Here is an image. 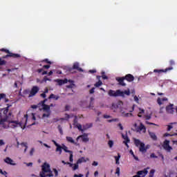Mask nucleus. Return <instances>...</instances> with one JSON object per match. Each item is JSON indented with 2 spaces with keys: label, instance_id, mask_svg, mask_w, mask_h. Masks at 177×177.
Returning a JSON list of instances; mask_svg holds the SVG:
<instances>
[{
  "label": "nucleus",
  "instance_id": "1",
  "mask_svg": "<svg viewBox=\"0 0 177 177\" xmlns=\"http://www.w3.org/2000/svg\"><path fill=\"white\" fill-rule=\"evenodd\" d=\"M48 172H50V165L47 162H44L41 166V171L39 172L40 177H50V174Z\"/></svg>",
  "mask_w": 177,
  "mask_h": 177
},
{
  "label": "nucleus",
  "instance_id": "2",
  "mask_svg": "<svg viewBox=\"0 0 177 177\" xmlns=\"http://www.w3.org/2000/svg\"><path fill=\"white\" fill-rule=\"evenodd\" d=\"M0 51L7 53V55L2 57V59H8V57H12V59H19V57H21V55H20V54L13 53L6 48H1Z\"/></svg>",
  "mask_w": 177,
  "mask_h": 177
},
{
  "label": "nucleus",
  "instance_id": "3",
  "mask_svg": "<svg viewBox=\"0 0 177 177\" xmlns=\"http://www.w3.org/2000/svg\"><path fill=\"white\" fill-rule=\"evenodd\" d=\"M134 145L136 147H139V151L141 153H146L149 149V145L145 146L139 139L134 138Z\"/></svg>",
  "mask_w": 177,
  "mask_h": 177
},
{
  "label": "nucleus",
  "instance_id": "4",
  "mask_svg": "<svg viewBox=\"0 0 177 177\" xmlns=\"http://www.w3.org/2000/svg\"><path fill=\"white\" fill-rule=\"evenodd\" d=\"M37 92H39V87H38V86H32L31 90L30 91L28 97H32V96H35Z\"/></svg>",
  "mask_w": 177,
  "mask_h": 177
},
{
  "label": "nucleus",
  "instance_id": "5",
  "mask_svg": "<svg viewBox=\"0 0 177 177\" xmlns=\"http://www.w3.org/2000/svg\"><path fill=\"white\" fill-rule=\"evenodd\" d=\"M108 94L109 96L117 97L118 96H120V94H121V90H117L116 91L114 90H109Z\"/></svg>",
  "mask_w": 177,
  "mask_h": 177
},
{
  "label": "nucleus",
  "instance_id": "6",
  "mask_svg": "<svg viewBox=\"0 0 177 177\" xmlns=\"http://www.w3.org/2000/svg\"><path fill=\"white\" fill-rule=\"evenodd\" d=\"M171 70H174V67L170 66L169 68H166L165 69H154L153 73H158V75L162 74V73H168V71H171Z\"/></svg>",
  "mask_w": 177,
  "mask_h": 177
},
{
  "label": "nucleus",
  "instance_id": "7",
  "mask_svg": "<svg viewBox=\"0 0 177 177\" xmlns=\"http://www.w3.org/2000/svg\"><path fill=\"white\" fill-rule=\"evenodd\" d=\"M162 147H163V149H165L166 150V151L169 152L172 150V147H171L169 145V140H165L163 142Z\"/></svg>",
  "mask_w": 177,
  "mask_h": 177
},
{
  "label": "nucleus",
  "instance_id": "8",
  "mask_svg": "<svg viewBox=\"0 0 177 177\" xmlns=\"http://www.w3.org/2000/svg\"><path fill=\"white\" fill-rule=\"evenodd\" d=\"M166 111L167 114H174V113H175V108L174 107V104H170L169 105L167 106Z\"/></svg>",
  "mask_w": 177,
  "mask_h": 177
},
{
  "label": "nucleus",
  "instance_id": "9",
  "mask_svg": "<svg viewBox=\"0 0 177 177\" xmlns=\"http://www.w3.org/2000/svg\"><path fill=\"white\" fill-rule=\"evenodd\" d=\"M10 124H11V128H17V127L23 128V126H21V122H19L17 121H11L10 122Z\"/></svg>",
  "mask_w": 177,
  "mask_h": 177
},
{
  "label": "nucleus",
  "instance_id": "10",
  "mask_svg": "<svg viewBox=\"0 0 177 177\" xmlns=\"http://www.w3.org/2000/svg\"><path fill=\"white\" fill-rule=\"evenodd\" d=\"M124 78L127 82H132L133 80H135V77H133L131 74H127L124 76Z\"/></svg>",
  "mask_w": 177,
  "mask_h": 177
},
{
  "label": "nucleus",
  "instance_id": "11",
  "mask_svg": "<svg viewBox=\"0 0 177 177\" xmlns=\"http://www.w3.org/2000/svg\"><path fill=\"white\" fill-rule=\"evenodd\" d=\"M86 127H84V129H82V125L79 124L78 125H77L76 128H77L79 131H81L82 132H83V131L85 129H88V128H92V124H86Z\"/></svg>",
  "mask_w": 177,
  "mask_h": 177
},
{
  "label": "nucleus",
  "instance_id": "12",
  "mask_svg": "<svg viewBox=\"0 0 177 177\" xmlns=\"http://www.w3.org/2000/svg\"><path fill=\"white\" fill-rule=\"evenodd\" d=\"M125 95L127 96H129V95H131V91L129 90V88L124 91H120V94H119V96H121V97H125Z\"/></svg>",
  "mask_w": 177,
  "mask_h": 177
},
{
  "label": "nucleus",
  "instance_id": "13",
  "mask_svg": "<svg viewBox=\"0 0 177 177\" xmlns=\"http://www.w3.org/2000/svg\"><path fill=\"white\" fill-rule=\"evenodd\" d=\"M124 77H116V81H118V82L119 83V85H121L122 86H126L127 84H125V82H124Z\"/></svg>",
  "mask_w": 177,
  "mask_h": 177
},
{
  "label": "nucleus",
  "instance_id": "14",
  "mask_svg": "<svg viewBox=\"0 0 177 177\" xmlns=\"http://www.w3.org/2000/svg\"><path fill=\"white\" fill-rule=\"evenodd\" d=\"M68 82V80H67V79H64V80L57 79L55 80V82H57L58 85L59 86L64 85V84H67Z\"/></svg>",
  "mask_w": 177,
  "mask_h": 177
},
{
  "label": "nucleus",
  "instance_id": "15",
  "mask_svg": "<svg viewBox=\"0 0 177 177\" xmlns=\"http://www.w3.org/2000/svg\"><path fill=\"white\" fill-rule=\"evenodd\" d=\"M73 69L77 70V71H83L82 68H80V64L78 62L73 64Z\"/></svg>",
  "mask_w": 177,
  "mask_h": 177
},
{
  "label": "nucleus",
  "instance_id": "16",
  "mask_svg": "<svg viewBox=\"0 0 177 177\" xmlns=\"http://www.w3.org/2000/svg\"><path fill=\"white\" fill-rule=\"evenodd\" d=\"M4 161L6 164H9L10 165H16V163H13V160L9 157L6 158Z\"/></svg>",
  "mask_w": 177,
  "mask_h": 177
},
{
  "label": "nucleus",
  "instance_id": "17",
  "mask_svg": "<svg viewBox=\"0 0 177 177\" xmlns=\"http://www.w3.org/2000/svg\"><path fill=\"white\" fill-rule=\"evenodd\" d=\"M122 138H123V139H124V140H126V141H124L123 143H124V145H125V146H127V147H129V145H128V142H130V140L128 138V136H124V135H122Z\"/></svg>",
  "mask_w": 177,
  "mask_h": 177
},
{
  "label": "nucleus",
  "instance_id": "18",
  "mask_svg": "<svg viewBox=\"0 0 177 177\" xmlns=\"http://www.w3.org/2000/svg\"><path fill=\"white\" fill-rule=\"evenodd\" d=\"M80 138H82V142H89V138L87 136H78L77 138V140H78V139H80Z\"/></svg>",
  "mask_w": 177,
  "mask_h": 177
},
{
  "label": "nucleus",
  "instance_id": "19",
  "mask_svg": "<svg viewBox=\"0 0 177 177\" xmlns=\"http://www.w3.org/2000/svg\"><path fill=\"white\" fill-rule=\"evenodd\" d=\"M138 129H139V131H142L144 133H146V127H145V124H143V123L140 124Z\"/></svg>",
  "mask_w": 177,
  "mask_h": 177
},
{
  "label": "nucleus",
  "instance_id": "20",
  "mask_svg": "<svg viewBox=\"0 0 177 177\" xmlns=\"http://www.w3.org/2000/svg\"><path fill=\"white\" fill-rule=\"evenodd\" d=\"M90 104H89V106H87L88 107V109H91V110H93V101L95 100V98H93V97H91L90 98Z\"/></svg>",
  "mask_w": 177,
  "mask_h": 177
},
{
  "label": "nucleus",
  "instance_id": "21",
  "mask_svg": "<svg viewBox=\"0 0 177 177\" xmlns=\"http://www.w3.org/2000/svg\"><path fill=\"white\" fill-rule=\"evenodd\" d=\"M27 95H30V89H25L24 90L22 95H21V97H24L27 96Z\"/></svg>",
  "mask_w": 177,
  "mask_h": 177
},
{
  "label": "nucleus",
  "instance_id": "22",
  "mask_svg": "<svg viewBox=\"0 0 177 177\" xmlns=\"http://www.w3.org/2000/svg\"><path fill=\"white\" fill-rule=\"evenodd\" d=\"M43 110L44 111H46V113H49V112H50V106H49V105H44L43 106Z\"/></svg>",
  "mask_w": 177,
  "mask_h": 177
},
{
  "label": "nucleus",
  "instance_id": "23",
  "mask_svg": "<svg viewBox=\"0 0 177 177\" xmlns=\"http://www.w3.org/2000/svg\"><path fill=\"white\" fill-rule=\"evenodd\" d=\"M116 106L118 107V109H119L121 111V109H122V106L124 104V103L122 102V101H118V102H116Z\"/></svg>",
  "mask_w": 177,
  "mask_h": 177
},
{
  "label": "nucleus",
  "instance_id": "24",
  "mask_svg": "<svg viewBox=\"0 0 177 177\" xmlns=\"http://www.w3.org/2000/svg\"><path fill=\"white\" fill-rule=\"evenodd\" d=\"M116 106L118 107V109H119L121 111V109H122V106L124 104V103L122 102V101H118V102H116Z\"/></svg>",
  "mask_w": 177,
  "mask_h": 177
},
{
  "label": "nucleus",
  "instance_id": "25",
  "mask_svg": "<svg viewBox=\"0 0 177 177\" xmlns=\"http://www.w3.org/2000/svg\"><path fill=\"white\" fill-rule=\"evenodd\" d=\"M59 95H56L55 94H50V96L48 97V99H54L55 100H58L59 99Z\"/></svg>",
  "mask_w": 177,
  "mask_h": 177
},
{
  "label": "nucleus",
  "instance_id": "26",
  "mask_svg": "<svg viewBox=\"0 0 177 177\" xmlns=\"http://www.w3.org/2000/svg\"><path fill=\"white\" fill-rule=\"evenodd\" d=\"M149 136H150L151 139H152L153 140H157V136L156 135L155 133L149 132Z\"/></svg>",
  "mask_w": 177,
  "mask_h": 177
},
{
  "label": "nucleus",
  "instance_id": "27",
  "mask_svg": "<svg viewBox=\"0 0 177 177\" xmlns=\"http://www.w3.org/2000/svg\"><path fill=\"white\" fill-rule=\"evenodd\" d=\"M66 140L67 142H68L69 143H73V145H77V143H75V141H74V139H73L72 137H66Z\"/></svg>",
  "mask_w": 177,
  "mask_h": 177
},
{
  "label": "nucleus",
  "instance_id": "28",
  "mask_svg": "<svg viewBox=\"0 0 177 177\" xmlns=\"http://www.w3.org/2000/svg\"><path fill=\"white\" fill-rule=\"evenodd\" d=\"M121 113H122V117H133V115L131 113H124V112H122V110H121Z\"/></svg>",
  "mask_w": 177,
  "mask_h": 177
},
{
  "label": "nucleus",
  "instance_id": "29",
  "mask_svg": "<svg viewBox=\"0 0 177 177\" xmlns=\"http://www.w3.org/2000/svg\"><path fill=\"white\" fill-rule=\"evenodd\" d=\"M77 164H82V162H86V160L84 157L79 158L77 161Z\"/></svg>",
  "mask_w": 177,
  "mask_h": 177
},
{
  "label": "nucleus",
  "instance_id": "30",
  "mask_svg": "<svg viewBox=\"0 0 177 177\" xmlns=\"http://www.w3.org/2000/svg\"><path fill=\"white\" fill-rule=\"evenodd\" d=\"M102 85H103V82H102L101 80H99L98 82H97L94 86H95V88H99V86H102Z\"/></svg>",
  "mask_w": 177,
  "mask_h": 177
},
{
  "label": "nucleus",
  "instance_id": "31",
  "mask_svg": "<svg viewBox=\"0 0 177 177\" xmlns=\"http://www.w3.org/2000/svg\"><path fill=\"white\" fill-rule=\"evenodd\" d=\"M3 110V113L4 115L8 116V113H9V106L4 108Z\"/></svg>",
  "mask_w": 177,
  "mask_h": 177
},
{
  "label": "nucleus",
  "instance_id": "32",
  "mask_svg": "<svg viewBox=\"0 0 177 177\" xmlns=\"http://www.w3.org/2000/svg\"><path fill=\"white\" fill-rule=\"evenodd\" d=\"M67 149L68 148H67V147L66 145H63L62 150H64L65 153H71L73 152L72 151H70V150H68Z\"/></svg>",
  "mask_w": 177,
  "mask_h": 177
},
{
  "label": "nucleus",
  "instance_id": "33",
  "mask_svg": "<svg viewBox=\"0 0 177 177\" xmlns=\"http://www.w3.org/2000/svg\"><path fill=\"white\" fill-rule=\"evenodd\" d=\"M111 110H113V111H115L117 110V109H118L117 107V103H113L111 106Z\"/></svg>",
  "mask_w": 177,
  "mask_h": 177
},
{
  "label": "nucleus",
  "instance_id": "34",
  "mask_svg": "<svg viewBox=\"0 0 177 177\" xmlns=\"http://www.w3.org/2000/svg\"><path fill=\"white\" fill-rule=\"evenodd\" d=\"M120 158H121V155H120V153H118V156H115L116 164H120Z\"/></svg>",
  "mask_w": 177,
  "mask_h": 177
},
{
  "label": "nucleus",
  "instance_id": "35",
  "mask_svg": "<svg viewBox=\"0 0 177 177\" xmlns=\"http://www.w3.org/2000/svg\"><path fill=\"white\" fill-rule=\"evenodd\" d=\"M24 120H25V125H24L23 129H24V128H26V125H27V121L28 120V115H27V114L24 115Z\"/></svg>",
  "mask_w": 177,
  "mask_h": 177
},
{
  "label": "nucleus",
  "instance_id": "36",
  "mask_svg": "<svg viewBox=\"0 0 177 177\" xmlns=\"http://www.w3.org/2000/svg\"><path fill=\"white\" fill-rule=\"evenodd\" d=\"M139 110H140V112L138 113V116L140 118H142V114H145V109L140 108Z\"/></svg>",
  "mask_w": 177,
  "mask_h": 177
},
{
  "label": "nucleus",
  "instance_id": "37",
  "mask_svg": "<svg viewBox=\"0 0 177 177\" xmlns=\"http://www.w3.org/2000/svg\"><path fill=\"white\" fill-rule=\"evenodd\" d=\"M3 58L0 57V66H5L6 64V61L2 59Z\"/></svg>",
  "mask_w": 177,
  "mask_h": 177
},
{
  "label": "nucleus",
  "instance_id": "38",
  "mask_svg": "<svg viewBox=\"0 0 177 177\" xmlns=\"http://www.w3.org/2000/svg\"><path fill=\"white\" fill-rule=\"evenodd\" d=\"M62 147L59 145V147H57L55 151H59V154H62Z\"/></svg>",
  "mask_w": 177,
  "mask_h": 177
},
{
  "label": "nucleus",
  "instance_id": "39",
  "mask_svg": "<svg viewBox=\"0 0 177 177\" xmlns=\"http://www.w3.org/2000/svg\"><path fill=\"white\" fill-rule=\"evenodd\" d=\"M57 129L59 130L60 135H63V129L62 128V126L58 125Z\"/></svg>",
  "mask_w": 177,
  "mask_h": 177
},
{
  "label": "nucleus",
  "instance_id": "40",
  "mask_svg": "<svg viewBox=\"0 0 177 177\" xmlns=\"http://www.w3.org/2000/svg\"><path fill=\"white\" fill-rule=\"evenodd\" d=\"M46 102H48V99L45 98L43 101H41L39 104H41L42 107L44 105H46L45 103H46Z\"/></svg>",
  "mask_w": 177,
  "mask_h": 177
},
{
  "label": "nucleus",
  "instance_id": "41",
  "mask_svg": "<svg viewBox=\"0 0 177 177\" xmlns=\"http://www.w3.org/2000/svg\"><path fill=\"white\" fill-rule=\"evenodd\" d=\"M108 145H109V147L111 148L114 145V142L113 140H109L108 142Z\"/></svg>",
  "mask_w": 177,
  "mask_h": 177
},
{
  "label": "nucleus",
  "instance_id": "42",
  "mask_svg": "<svg viewBox=\"0 0 177 177\" xmlns=\"http://www.w3.org/2000/svg\"><path fill=\"white\" fill-rule=\"evenodd\" d=\"M154 172H156V170L151 169L149 172V177H153L154 176Z\"/></svg>",
  "mask_w": 177,
  "mask_h": 177
},
{
  "label": "nucleus",
  "instance_id": "43",
  "mask_svg": "<svg viewBox=\"0 0 177 177\" xmlns=\"http://www.w3.org/2000/svg\"><path fill=\"white\" fill-rule=\"evenodd\" d=\"M41 62H43L44 63H47V64H52V62L49 61V59H45L42 60Z\"/></svg>",
  "mask_w": 177,
  "mask_h": 177
},
{
  "label": "nucleus",
  "instance_id": "44",
  "mask_svg": "<svg viewBox=\"0 0 177 177\" xmlns=\"http://www.w3.org/2000/svg\"><path fill=\"white\" fill-rule=\"evenodd\" d=\"M78 162H77L76 164L74 165L73 167V171H76V169H78Z\"/></svg>",
  "mask_w": 177,
  "mask_h": 177
},
{
  "label": "nucleus",
  "instance_id": "45",
  "mask_svg": "<svg viewBox=\"0 0 177 177\" xmlns=\"http://www.w3.org/2000/svg\"><path fill=\"white\" fill-rule=\"evenodd\" d=\"M49 115H50V112H47V113H44L43 115H42V118H45V117H49Z\"/></svg>",
  "mask_w": 177,
  "mask_h": 177
},
{
  "label": "nucleus",
  "instance_id": "46",
  "mask_svg": "<svg viewBox=\"0 0 177 177\" xmlns=\"http://www.w3.org/2000/svg\"><path fill=\"white\" fill-rule=\"evenodd\" d=\"M117 121H118V118L109 120L108 122H117Z\"/></svg>",
  "mask_w": 177,
  "mask_h": 177
},
{
  "label": "nucleus",
  "instance_id": "47",
  "mask_svg": "<svg viewBox=\"0 0 177 177\" xmlns=\"http://www.w3.org/2000/svg\"><path fill=\"white\" fill-rule=\"evenodd\" d=\"M64 120H66L65 118H59V119H57V118H55L54 119V121H55V122H57V121H64Z\"/></svg>",
  "mask_w": 177,
  "mask_h": 177
},
{
  "label": "nucleus",
  "instance_id": "48",
  "mask_svg": "<svg viewBox=\"0 0 177 177\" xmlns=\"http://www.w3.org/2000/svg\"><path fill=\"white\" fill-rule=\"evenodd\" d=\"M102 80H109V77L104 75V72H102Z\"/></svg>",
  "mask_w": 177,
  "mask_h": 177
},
{
  "label": "nucleus",
  "instance_id": "49",
  "mask_svg": "<svg viewBox=\"0 0 177 177\" xmlns=\"http://www.w3.org/2000/svg\"><path fill=\"white\" fill-rule=\"evenodd\" d=\"M4 97H6V95L5 93H1L0 94V101L1 99H4Z\"/></svg>",
  "mask_w": 177,
  "mask_h": 177
},
{
  "label": "nucleus",
  "instance_id": "50",
  "mask_svg": "<svg viewBox=\"0 0 177 177\" xmlns=\"http://www.w3.org/2000/svg\"><path fill=\"white\" fill-rule=\"evenodd\" d=\"M161 100H161V98H160V97H158V100H157V103H158L160 106H161V104H162V102H161Z\"/></svg>",
  "mask_w": 177,
  "mask_h": 177
},
{
  "label": "nucleus",
  "instance_id": "51",
  "mask_svg": "<svg viewBox=\"0 0 177 177\" xmlns=\"http://www.w3.org/2000/svg\"><path fill=\"white\" fill-rule=\"evenodd\" d=\"M27 142H21V146H24V147H26V149H28V146L27 145Z\"/></svg>",
  "mask_w": 177,
  "mask_h": 177
},
{
  "label": "nucleus",
  "instance_id": "52",
  "mask_svg": "<svg viewBox=\"0 0 177 177\" xmlns=\"http://www.w3.org/2000/svg\"><path fill=\"white\" fill-rule=\"evenodd\" d=\"M69 160H70L71 162H73V152L70 153Z\"/></svg>",
  "mask_w": 177,
  "mask_h": 177
},
{
  "label": "nucleus",
  "instance_id": "53",
  "mask_svg": "<svg viewBox=\"0 0 177 177\" xmlns=\"http://www.w3.org/2000/svg\"><path fill=\"white\" fill-rule=\"evenodd\" d=\"M115 174L118 175V176H120V167L116 168Z\"/></svg>",
  "mask_w": 177,
  "mask_h": 177
},
{
  "label": "nucleus",
  "instance_id": "54",
  "mask_svg": "<svg viewBox=\"0 0 177 177\" xmlns=\"http://www.w3.org/2000/svg\"><path fill=\"white\" fill-rule=\"evenodd\" d=\"M53 171H54V174H55V176H59V171H57V169H53Z\"/></svg>",
  "mask_w": 177,
  "mask_h": 177
},
{
  "label": "nucleus",
  "instance_id": "55",
  "mask_svg": "<svg viewBox=\"0 0 177 177\" xmlns=\"http://www.w3.org/2000/svg\"><path fill=\"white\" fill-rule=\"evenodd\" d=\"M172 128H174V127H172L171 124H169L167 125V131H169L172 129Z\"/></svg>",
  "mask_w": 177,
  "mask_h": 177
},
{
  "label": "nucleus",
  "instance_id": "56",
  "mask_svg": "<svg viewBox=\"0 0 177 177\" xmlns=\"http://www.w3.org/2000/svg\"><path fill=\"white\" fill-rule=\"evenodd\" d=\"M151 158H158V156H156L154 153L150 155Z\"/></svg>",
  "mask_w": 177,
  "mask_h": 177
},
{
  "label": "nucleus",
  "instance_id": "57",
  "mask_svg": "<svg viewBox=\"0 0 177 177\" xmlns=\"http://www.w3.org/2000/svg\"><path fill=\"white\" fill-rule=\"evenodd\" d=\"M0 174H1V175H8V172H6V171H2V169H0Z\"/></svg>",
  "mask_w": 177,
  "mask_h": 177
},
{
  "label": "nucleus",
  "instance_id": "58",
  "mask_svg": "<svg viewBox=\"0 0 177 177\" xmlns=\"http://www.w3.org/2000/svg\"><path fill=\"white\" fill-rule=\"evenodd\" d=\"M34 151H35V149L34 148H32L30 151V156H32L34 154Z\"/></svg>",
  "mask_w": 177,
  "mask_h": 177
},
{
  "label": "nucleus",
  "instance_id": "59",
  "mask_svg": "<svg viewBox=\"0 0 177 177\" xmlns=\"http://www.w3.org/2000/svg\"><path fill=\"white\" fill-rule=\"evenodd\" d=\"M73 86H74V84L67 85L66 88H68V89H71V88H73Z\"/></svg>",
  "mask_w": 177,
  "mask_h": 177
},
{
  "label": "nucleus",
  "instance_id": "60",
  "mask_svg": "<svg viewBox=\"0 0 177 177\" xmlns=\"http://www.w3.org/2000/svg\"><path fill=\"white\" fill-rule=\"evenodd\" d=\"M43 68L48 70V68H50V65H44Z\"/></svg>",
  "mask_w": 177,
  "mask_h": 177
},
{
  "label": "nucleus",
  "instance_id": "61",
  "mask_svg": "<svg viewBox=\"0 0 177 177\" xmlns=\"http://www.w3.org/2000/svg\"><path fill=\"white\" fill-rule=\"evenodd\" d=\"M169 64H170L171 66H175V61H174V60H170V61H169Z\"/></svg>",
  "mask_w": 177,
  "mask_h": 177
},
{
  "label": "nucleus",
  "instance_id": "62",
  "mask_svg": "<svg viewBox=\"0 0 177 177\" xmlns=\"http://www.w3.org/2000/svg\"><path fill=\"white\" fill-rule=\"evenodd\" d=\"M92 165H93L94 167H97V165H99V163L96 161H94L93 163H92Z\"/></svg>",
  "mask_w": 177,
  "mask_h": 177
},
{
  "label": "nucleus",
  "instance_id": "63",
  "mask_svg": "<svg viewBox=\"0 0 177 177\" xmlns=\"http://www.w3.org/2000/svg\"><path fill=\"white\" fill-rule=\"evenodd\" d=\"M90 93L92 94V93H95V87H93L91 90H90Z\"/></svg>",
  "mask_w": 177,
  "mask_h": 177
},
{
  "label": "nucleus",
  "instance_id": "64",
  "mask_svg": "<svg viewBox=\"0 0 177 177\" xmlns=\"http://www.w3.org/2000/svg\"><path fill=\"white\" fill-rule=\"evenodd\" d=\"M84 176V175H82V174H75L74 175V177H83Z\"/></svg>",
  "mask_w": 177,
  "mask_h": 177
}]
</instances>
